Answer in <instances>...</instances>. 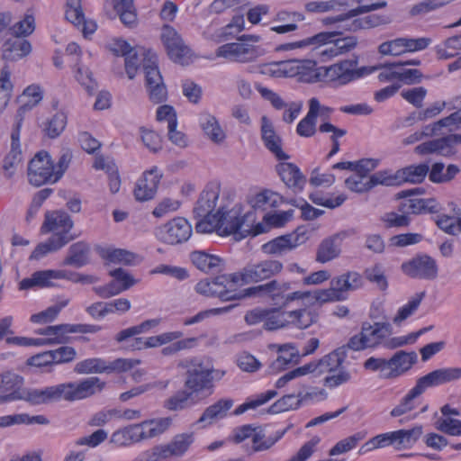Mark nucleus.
Here are the masks:
<instances>
[{
    "label": "nucleus",
    "instance_id": "obj_49",
    "mask_svg": "<svg viewBox=\"0 0 461 461\" xmlns=\"http://www.w3.org/2000/svg\"><path fill=\"white\" fill-rule=\"evenodd\" d=\"M348 6L347 0H318L305 4V10L310 13H325L340 11Z\"/></svg>",
    "mask_w": 461,
    "mask_h": 461
},
{
    "label": "nucleus",
    "instance_id": "obj_32",
    "mask_svg": "<svg viewBox=\"0 0 461 461\" xmlns=\"http://www.w3.org/2000/svg\"><path fill=\"white\" fill-rule=\"evenodd\" d=\"M302 304L304 307L287 311L288 327L292 326L298 330H305L318 321V314L316 312L307 307L312 306V304H305L303 302Z\"/></svg>",
    "mask_w": 461,
    "mask_h": 461
},
{
    "label": "nucleus",
    "instance_id": "obj_57",
    "mask_svg": "<svg viewBox=\"0 0 461 461\" xmlns=\"http://www.w3.org/2000/svg\"><path fill=\"white\" fill-rule=\"evenodd\" d=\"M364 274L366 278L375 284L379 290L385 291L387 289L388 282L381 264H375L366 268Z\"/></svg>",
    "mask_w": 461,
    "mask_h": 461
},
{
    "label": "nucleus",
    "instance_id": "obj_35",
    "mask_svg": "<svg viewBox=\"0 0 461 461\" xmlns=\"http://www.w3.org/2000/svg\"><path fill=\"white\" fill-rule=\"evenodd\" d=\"M276 171L282 181L290 188L302 190L305 177L293 163L282 162L276 166Z\"/></svg>",
    "mask_w": 461,
    "mask_h": 461
},
{
    "label": "nucleus",
    "instance_id": "obj_19",
    "mask_svg": "<svg viewBox=\"0 0 461 461\" xmlns=\"http://www.w3.org/2000/svg\"><path fill=\"white\" fill-rule=\"evenodd\" d=\"M306 240L305 230L298 228L293 233L279 236L263 244L261 250L267 255L282 256L303 244Z\"/></svg>",
    "mask_w": 461,
    "mask_h": 461
},
{
    "label": "nucleus",
    "instance_id": "obj_62",
    "mask_svg": "<svg viewBox=\"0 0 461 461\" xmlns=\"http://www.w3.org/2000/svg\"><path fill=\"white\" fill-rule=\"evenodd\" d=\"M110 440L112 443L119 447H125L137 443L132 424L114 431L112 434Z\"/></svg>",
    "mask_w": 461,
    "mask_h": 461
},
{
    "label": "nucleus",
    "instance_id": "obj_15",
    "mask_svg": "<svg viewBox=\"0 0 461 461\" xmlns=\"http://www.w3.org/2000/svg\"><path fill=\"white\" fill-rule=\"evenodd\" d=\"M347 349L346 346H342L323 356L319 360L305 364L303 366L305 375H312L320 377L337 372L347 357Z\"/></svg>",
    "mask_w": 461,
    "mask_h": 461
},
{
    "label": "nucleus",
    "instance_id": "obj_39",
    "mask_svg": "<svg viewBox=\"0 0 461 461\" xmlns=\"http://www.w3.org/2000/svg\"><path fill=\"white\" fill-rule=\"evenodd\" d=\"M232 405L233 402L230 399H221L216 402L204 410L197 423H203V427L211 425L213 421L225 417Z\"/></svg>",
    "mask_w": 461,
    "mask_h": 461
},
{
    "label": "nucleus",
    "instance_id": "obj_26",
    "mask_svg": "<svg viewBox=\"0 0 461 461\" xmlns=\"http://www.w3.org/2000/svg\"><path fill=\"white\" fill-rule=\"evenodd\" d=\"M303 20L304 17L300 13L282 10L272 19L269 30L277 34H290L298 30V23Z\"/></svg>",
    "mask_w": 461,
    "mask_h": 461
},
{
    "label": "nucleus",
    "instance_id": "obj_41",
    "mask_svg": "<svg viewBox=\"0 0 461 461\" xmlns=\"http://www.w3.org/2000/svg\"><path fill=\"white\" fill-rule=\"evenodd\" d=\"M89 253L90 248L86 243L82 241L74 243L69 247L63 265L82 267L89 262Z\"/></svg>",
    "mask_w": 461,
    "mask_h": 461
},
{
    "label": "nucleus",
    "instance_id": "obj_40",
    "mask_svg": "<svg viewBox=\"0 0 461 461\" xmlns=\"http://www.w3.org/2000/svg\"><path fill=\"white\" fill-rule=\"evenodd\" d=\"M68 122V116L63 111H58L47 118L41 124V131L45 137L56 139L64 131Z\"/></svg>",
    "mask_w": 461,
    "mask_h": 461
},
{
    "label": "nucleus",
    "instance_id": "obj_55",
    "mask_svg": "<svg viewBox=\"0 0 461 461\" xmlns=\"http://www.w3.org/2000/svg\"><path fill=\"white\" fill-rule=\"evenodd\" d=\"M102 257L112 263L131 265L136 256L128 250L122 249H107L103 251Z\"/></svg>",
    "mask_w": 461,
    "mask_h": 461
},
{
    "label": "nucleus",
    "instance_id": "obj_61",
    "mask_svg": "<svg viewBox=\"0 0 461 461\" xmlns=\"http://www.w3.org/2000/svg\"><path fill=\"white\" fill-rule=\"evenodd\" d=\"M402 205L407 212L411 213L433 212L436 209V202L433 199L411 198Z\"/></svg>",
    "mask_w": 461,
    "mask_h": 461
},
{
    "label": "nucleus",
    "instance_id": "obj_23",
    "mask_svg": "<svg viewBox=\"0 0 461 461\" xmlns=\"http://www.w3.org/2000/svg\"><path fill=\"white\" fill-rule=\"evenodd\" d=\"M172 424L169 417L144 420L132 424L137 443L164 433Z\"/></svg>",
    "mask_w": 461,
    "mask_h": 461
},
{
    "label": "nucleus",
    "instance_id": "obj_11",
    "mask_svg": "<svg viewBox=\"0 0 461 461\" xmlns=\"http://www.w3.org/2000/svg\"><path fill=\"white\" fill-rule=\"evenodd\" d=\"M341 34L340 31L320 32L312 37L301 41L280 44L276 48V51H292L306 48L310 45L320 44L316 54L322 61L339 56L333 38Z\"/></svg>",
    "mask_w": 461,
    "mask_h": 461
},
{
    "label": "nucleus",
    "instance_id": "obj_22",
    "mask_svg": "<svg viewBox=\"0 0 461 461\" xmlns=\"http://www.w3.org/2000/svg\"><path fill=\"white\" fill-rule=\"evenodd\" d=\"M220 195V186L212 185L207 186L200 194L195 206L194 213L196 218L201 220H209L214 217L213 211L217 205V201Z\"/></svg>",
    "mask_w": 461,
    "mask_h": 461
},
{
    "label": "nucleus",
    "instance_id": "obj_64",
    "mask_svg": "<svg viewBox=\"0 0 461 461\" xmlns=\"http://www.w3.org/2000/svg\"><path fill=\"white\" fill-rule=\"evenodd\" d=\"M448 107L455 109L456 112L442 119L441 123L453 124L454 130L461 128V95L453 97L447 102Z\"/></svg>",
    "mask_w": 461,
    "mask_h": 461
},
{
    "label": "nucleus",
    "instance_id": "obj_43",
    "mask_svg": "<svg viewBox=\"0 0 461 461\" xmlns=\"http://www.w3.org/2000/svg\"><path fill=\"white\" fill-rule=\"evenodd\" d=\"M427 164L411 165L396 171V177L400 182H409L412 184L421 183L429 173Z\"/></svg>",
    "mask_w": 461,
    "mask_h": 461
},
{
    "label": "nucleus",
    "instance_id": "obj_21",
    "mask_svg": "<svg viewBox=\"0 0 461 461\" xmlns=\"http://www.w3.org/2000/svg\"><path fill=\"white\" fill-rule=\"evenodd\" d=\"M132 367L131 360L118 358L109 364L101 358H87L78 362L74 371L77 374L104 373L126 371Z\"/></svg>",
    "mask_w": 461,
    "mask_h": 461
},
{
    "label": "nucleus",
    "instance_id": "obj_63",
    "mask_svg": "<svg viewBox=\"0 0 461 461\" xmlns=\"http://www.w3.org/2000/svg\"><path fill=\"white\" fill-rule=\"evenodd\" d=\"M75 77L88 93L91 94L96 88V83L92 77V72L87 67L79 62L76 64Z\"/></svg>",
    "mask_w": 461,
    "mask_h": 461
},
{
    "label": "nucleus",
    "instance_id": "obj_28",
    "mask_svg": "<svg viewBox=\"0 0 461 461\" xmlns=\"http://www.w3.org/2000/svg\"><path fill=\"white\" fill-rule=\"evenodd\" d=\"M261 136L267 149L279 160H286L289 156L282 149V140L275 131L272 122L267 118L261 119Z\"/></svg>",
    "mask_w": 461,
    "mask_h": 461
},
{
    "label": "nucleus",
    "instance_id": "obj_8",
    "mask_svg": "<svg viewBox=\"0 0 461 461\" xmlns=\"http://www.w3.org/2000/svg\"><path fill=\"white\" fill-rule=\"evenodd\" d=\"M387 3L385 1H379L377 3L372 5H360L357 8L349 10L348 13L344 14H339L335 17H327L323 19V23L326 25L330 24H340L342 23H346L344 25H338L336 28L339 30L340 28H344L348 31L356 32L358 30L369 29L372 27H375L379 25L380 20L379 17L375 15H370L364 18H357L350 21L353 17L357 15L366 14L372 11H375L381 8L385 7Z\"/></svg>",
    "mask_w": 461,
    "mask_h": 461
},
{
    "label": "nucleus",
    "instance_id": "obj_33",
    "mask_svg": "<svg viewBox=\"0 0 461 461\" xmlns=\"http://www.w3.org/2000/svg\"><path fill=\"white\" fill-rule=\"evenodd\" d=\"M62 273L57 270L48 269L34 272L31 277L23 279L20 284V289L28 290L33 287H50L54 285L53 281L59 280Z\"/></svg>",
    "mask_w": 461,
    "mask_h": 461
},
{
    "label": "nucleus",
    "instance_id": "obj_4",
    "mask_svg": "<svg viewBox=\"0 0 461 461\" xmlns=\"http://www.w3.org/2000/svg\"><path fill=\"white\" fill-rule=\"evenodd\" d=\"M102 330L101 326L93 324H70L62 323L48 326L36 331L37 334L45 336L44 339H32L26 337H10L6 339L8 344H14L21 347L44 346V345H65L70 342L72 333H96Z\"/></svg>",
    "mask_w": 461,
    "mask_h": 461
},
{
    "label": "nucleus",
    "instance_id": "obj_60",
    "mask_svg": "<svg viewBox=\"0 0 461 461\" xmlns=\"http://www.w3.org/2000/svg\"><path fill=\"white\" fill-rule=\"evenodd\" d=\"M264 327L267 330H275L288 327L287 312L267 310Z\"/></svg>",
    "mask_w": 461,
    "mask_h": 461
},
{
    "label": "nucleus",
    "instance_id": "obj_48",
    "mask_svg": "<svg viewBox=\"0 0 461 461\" xmlns=\"http://www.w3.org/2000/svg\"><path fill=\"white\" fill-rule=\"evenodd\" d=\"M49 422V420L43 415L30 416L29 414L22 413L0 417V427L2 428L9 427L14 424L36 423L41 425H46Z\"/></svg>",
    "mask_w": 461,
    "mask_h": 461
},
{
    "label": "nucleus",
    "instance_id": "obj_37",
    "mask_svg": "<svg viewBox=\"0 0 461 461\" xmlns=\"http://www.w3.org/2000/svg\"><path fill=\"white\" fill-rule=\"evenodd\" d=\"M31 50L28 41L12 36L3 45V56L5 59L15 60L28 55Z\"/></svg>",
    "mask_w": 461,
    "mask_h": 461
},
{
    "label": "nucleus",
    "instance_id": "obj_18",
    "mask_svg": "<svg viewBox=\"0 0 461 461\" xmlns=\"http://www.w3.org/2000/svg\"><path fill=\"white\" fill-rule=\"evenodd\" d=\"M192 234L191 224L182 217H176L158 228L157 237L163 242L175 245L186 241Z\"/></svg>",
    "mask_w": 461,
    "mask_h": 461
},
{
    "label": "nucleus",
    "instance_id": "obj_52",
    "mask_svg": "<svg viewBox=\"0 0 461 461\" xmlns=\"http://www.w3.org/2000/svg\"><path fill=\"white\" fill-rule=\"evenodd\" d=\"M194 393H192L189 390H182L177 392L176 394L168 398L164 406L169 411H181L185 408L191 405V402L194 397Z\"/></svg>",
    "mask_w": 461,
    "mask_h": 461
},
{
    "label": "nucleus",
    "instance_id": "obj_20",
    "mask_svg": "<svg viewBox=\"0 0 461 461\" xmlns=\"http://www.w3.org/2000/svg\"><path fill=\"white\" fill-rule=\"evenodd\" d=\"M215 54L232 62L247 63L258 57V50L252 44L238 41L220 46Z\"/></svg>",
    "mask_w": 461,
    "mask_h": 461
},
{
    "label": "nucleus",
    "instance_id": "obj_16",
    "mask_svg": "<svg viewBox=\"0 0 461 461\" xmlns=\"http://www.w3.org/2000/svg\"><path fill=\"white\" fill-rule=\"evenodd\" d=\"M402 273L411 278L433 280L438 276L436 261L427 255H418L401 266Z\"/></svg>",
    "mask_w": 461,
    "mask_h": 461
},
{
    "label": "nucleus",
    "instance_id": "obj_46",
    "mask_svg": "<svg viewBox=\"0 0 461 461\" xmlns=\"http://www.w3.org/2000/svg\"><path fill=\"white\" fill-rule=\"evenodd\" d=\"M422 426H415L411 429H399L393 431L394 447L397 449L411 447L422 435Z\"/></svg>",
    "mask_w": 461,
    "mask_h": 461
},
{
    "label": "nucleus",
    "instance_id": "obj_47",
    "mask_svg": "<svg viewBox=\"0 0 461 461\" xmlns=\"http://www.w3.org/2000/svg\"><path fill=\"white\" fill-rule=\"evenodd\" d=\"M62 239L49 238L43 242L39 243L29 257L30 260L39 261L48 256L49 254L55 253L61 249L65 245Z\"/></svg>",
    "mask_w": 461,
    "mask_h": 461
},
{
    "label": "nucleus",
    "instance_id": "obj_58",
    "mask_svg": "<svg viewBox=\"0 0 461 461\" xmlns=\"http://www.w3.org/2000/svg\"><path fill=\"white\" fill-rule=\"evenodd\" d=\"M366 432H357L352 436H349L340 441H339L329 452L330 456H336L343 453H347L353 449L359 441L366 438Z\"/></svg>",
    "mask_w": 461,
    "mask_h": 461
},
{
    "label": "nucleus",
    "instance_id": "obj_53",
    "mask_svg": "<svg viewBox=\"0 0 461 461\" xmlns=\"http://www.w3.org/2000/svg\"><path fill=\"white\" fill-rule=\"evenodd\" d=\"M424 296L425 292L418 293L412 296L407 304L398 310L397 314L393 319V321L395 324H400L402 321L411 316L419 308Z\"/></svg>",
    "mask_w": 461,
    "mask_h": 461
},
{
    "label": "nucleus",
    "instance_id": "obj_34",
    "mask_svg": "<svg viewBox=\"0 0 461 461\" xmlns=\"http://www.w3.org/2000/svg\"><path fill=\"white\" fill-rule=\"evenodd\" d=\"M353 67H356L355 61L343 60L327 67L325 76L330 81L345 85L353 81Z\"/></svg>",
    "mask_w": 461,
    "mask_h": 461
},
{
    "label": "nucleus",
    "instance_id": "obj_5",
    "mask_svg": "<svg viewBox=\"0 0 461 461\" xmlns=\"http://www.w3.org/2000/svg\"><path fill=\"white\" fill-rule=\"evenodd\" d=\"M291 283L272 279L263 285L247 288L245 295L269 300L274 304H281L284 307L291 303L298 301L310 304V291H291Z\"/></svg>",
    "mask_w": 461,
    "mask_h": 461
},
{
    "label": "nucleus",
    "instance_id": "obj_50",
    "mask_svg": "<svg viewBox=\"0 0 461 461\" xmlns=\"http://www.w3.org/2000/svg\"><path fill=\"white\" fill-rule=\"evenodd\" d=\"M232 274L221 276L213 278L211 281L212 285V297H219L222 300H230L233 299L234 296L230 295V291L229 290L228 285L230 284H234L232 280Z\"/></svg>",
    "mask_w": 461,
    "mask_h": 461
},
{
    "label": "nucleus",
    "instance_id": "obj_7",
    "mask_svg": "<svg viewBox=\"0 0 461 461\" xmlns=\"http://www.w3.org/2000/svg\"><path fill=\"white\" fill-rule=\"evenodd\" d=\"M225 372L216 370L209 360L194 359L186 370L185 387L194 395L208 396L212 393L213 380H220Z\"/></svg>",
    "mask_w": 461,
    "mask_h": 461
},
{
    "label": "nucleus",
    "instance_id": "obj_12",
    "mask_svg": "<svg viewBox=\"0 0 461 461\" xmlns=\"http://www.w3.org/2000/svg\"><path fill=\"white\" fill-rule=\"evenodd\" d=\"M27 175L29 182L35 186L56 183L60 178V172H55V166L46 151H40L33 157Z\"/></svg>",
    "mask_w": 461,
    "mask_h": 461
},
{
    "label": "nucleus",
    "instance_id": "obj_17",
    "mask_svg": "<svg viewBox=\"0 0 461 461\" xmlns=\"http://www.w3.org/2000/svg\"><path fill=\"white\" fill-rule=\"evenodd\" d=\"M161 40L167 50L169 58L181 65L188 64L191 58V50L184 43L177 32L171 26H164Z\"/></svg>",
    "mask_w": 461,
    "mask_h": 461
},
{
    "label": "nucleus",
    "instance_id": "obj_6",
    "mask_svg": "<svg viewBox=\"0 0 461 461\" xmlns=\"http://www.w3.org/2000/svg\"><path fill=\"white\" fill-rule=\"evenodd\" d=\"M363 284V278L359 273L346 272L333 277L330 280V288L310 291V304L343 301L348 298L349 292L361 288Z\"/></svg>",
    "mask_w": 461,
    "mask_h": 461
},
{
    "label": "nucleus",
    "instance_id": "obj_13",
    "mask_svg": "<svg viewBox=\"0 0 461 461\" xmlns=\"http://www.w3.org/2000/svg\"><path fill=\"white\" fill-rule=\"evenodd\" d=\"M146 55L143 71L149 99L154 104H160L166 101L167 91L158 68L157 55L155 53Z\"/></svg>",
    "mask_w": 461,
    "mask_h": 461
},
{
    "label": "nucleus",
    "instance_id": "obj_2",
    "mask_svg": "<svg viewBox=\"0 0 461 461\" xmlns=\"http://www.w3.org/2000/svg\"><path fill=\"white\" fill-rule=\"evenodd\" d=\"M256 212L249 211L243 213L240 204H235L230 209L220 206L212 221L200 220L195 224V230L200 233L216 231L221 236L232 234L236 240H240L248 235L256 236L266 231L263 224L256 223Z\"/></svg>",
    "mask_w": 461,
    "mask_h": 461
},
{
    "label": "nucleus",
    "instance_id": "obj_27",
    "mask_svg": "<svg viewBox=\"0 0 461 461\" xmlns=\"http://www.w3.org/2000/svg\"><path fill=\"white\" fill-rule=\"evenodd\" d=\"M416 362L417 354L414 351H397L388 359L389 371L384 374V377L387 379L397 378L409 371Z\"/></svg>",
    "mask_w": 461,
    "mask_h": 461
},
{
    "label": "nucleus",
    "instance_id": "obj_59",
    "mask_svg": "<svg viewBox=\"0 0 461 461\" xmlns=\"http://www.w3.org/2000/svg\"><path fill=\"white\" fill-rule=\"evenodd\" d=\"M351 380V374L342 366L337 372H332L329 375L323 377V386L329 389H335L340 385L348 384Z\"/></svg>",
    "mask_w": 461,
    "mask_h": 461
},
{
    "label": "nucleus",
    "instance_id": "obj_38",
    "mask_svg": "<svg viewBox=\"0 0 461 461\" xmlns=\"http://www.w3.org/2000/svg\"><path fill=\"white\" fill-rule=\"evenodd\" d=\"M199 123L204 134L214 143H221L226 135L218 120L209 113H202L199 115Z\"/></svg>",
    "mask_w": 461,
    "mask_h": 461
},
{
    "label": "nucleus",
    "instance_id": "obj_24",
    "mask_svg": "<svg viewBox=\"0 0 461 461\" xmlns=\"http://www.w3.org/2000/svg\"><path fill=\"white\" fill-rule=\"evenodd\" d=\"M22 120L16 122L11 134V149L3 161V169L7 176H12L23 161V154L20 146V131Z\"/></svg>",
    "mask_w": 461,
    "mask_h": 461
},
{
    "label": "nucleus",
    "instance_id": "obj_42",
    "mask_svg": "<svg viewBox=\"0 0 461 461\" xmlns=\"http://www.w3.org/2000/svg\"><path fill=\"white\" fill-rule=\"evenodd\" d=\"M190 259L195 267L205 273L220 271L222 262L219 257L202 250L193 251Z\"/></svg>",
    "mask_w": 461,
    "mask_h": 461
},
{
    "label": "nucleus",
    "instance_id": "obj_31",
    "mask_svg": "<svg viewBox=\"0 0 461 461\" xmlns=\"http://www.w3.org/2000/svg\"><path fill=\"white\" fill-rule=\"evenodd\" d=\"M283 201V197L279 194L269 189L258 192L249 198V203L254 212L256 211L267 212L276 208Z\"/></svg>",
    "mask_w": 461,
    "mask_h": 461
},
{
    "label": "nucleus",
    "instance_id": "obj_9",
    "mask_svg": "<svg viewBox=\"0 0 461 461\" xmlns=\"http://www.w3.org/2000/svg\"><path fill=\"white\" fill-rule=\"evenodd\" d=\"M284 265L280 260L268 258L247 264L240 271L233 273L234 285H248L270 280L282 273Z\"/></svg>",
    "mask_w": 461,
    "mask_h": 461
},
{
    "label": "nucleus",
    "instance_id": "obj_29",
    "mask_svg": "<svg viewBox=\"0 0 461 461\" xmlns=\"http://www.w3.org/2000/svg\"><path fill=\"white\" fill-rule=\"evenodd\" d=\"M271 348L278 353L277 357L270 366L273 372H279L290 365L299 363L301 356L293 344L272 345Z\"/></svg>",
    "mask_w": 461,
    "mask_h": 461
},
{
    "label": "nucleus",
    "instance_id": "obj_25",
    "mask_svg": "<svg viewBox=\"0 0 461 461\" xmlns=\"http://www.w3.org/2000/svg\"><path fill=\"white\" fill-rule=\"evenodd\" d=\"M160 177L161 175L157 167L146 171L136 183L134 188L135 198L141 202L152 199L157 193Z\"/></svg>",
    "mask_w": 461,
    "mask_h": 461
},
{
    "label": "nucleus",
    "instance_id": "obj_54",
    "mask_svg": "<svg viewBox=\"0 0 461 461\" xmlns=\"http://www.w3.org/2000/svg\"><path fill=\"white\" fill-rule=\"evenodd\" d=\"M22 98L31 99L19 108L17 112V122L19 120L23 121V114L41 102L42 99V93L38 86H30L23 91Z\"/></svg>",
    "mask_w": 461,
    "mask_h": 461
},
{
    "label": "nucleus",
    "instance_id": "obj_36",
    "mask_svg": "<svg viewBox=\"0 0 461 461\" xmlns=\"http://www.w3.org/2000/svg\"><path fill=\"white\" fill-rule=\"evenodd\" d=\"M69 303L70 299L68 297L59 296L53 305L48 307L44 311L32 314L30 321L36 324H47L52 322L58 318L59 312L69 304Z\"/></svg>",
    "mask_w": 461,
    "mask_h": 461
},
{
    "label": "nucleus",
    "instance_id": "obj_45",
    "mask_svg": "<svg viewBox=\"0 0 461 461\" xmlns=\"http://www.w3.org/2000/svg\"><path fill=\"white\" fill-rule=\"evenodd\" d=\"M147 53H154L150 50H145L144 48L133 49L130 53L125 56V70L130 79H133L137 69L140 65L144 68V63Z\"/></svg>",
    "mask_w": 461,
    "mask_h": 461
},
{
    "label": "nucleus",
    "instance_id": "obj_10",
    "mask_svg": "<svg viewBox=\"0 0 461 461\" xmlns=\"http://www.w3.org/2000/svg\"><path fill=\"white\" fill-rule=\"evenodd\" d=\"M391 334L392 326L388 322H364L360 332L351 337L345 346L354 351L384 346V339Z\"/></svg>",
    "mask_w": 461,
    "mask_h": 461
},
{
    "label": "nucleus",
    "instance_id": "obj_30",
    "mask_svg": "<svg viewBox=\"0 0 461 461\" xmlns=\"http://www.w3.org/2000/svg\"><path fill=\"white\" fill-rule=\"evenodd\" d=\"M346 237V233H338L323 240L318 247L316 253V261L327 263L337 258L341 252V240Z\"/></svg>",
    "mask_w": 461,
    "mask_h": 461
},
{
    "label": "nucleus",
    "instance_id": "obj_3",
    "mask_svg": "<svg viewBox=\"0 0 461 461\" xmlns=\"http://www.w3.org/2000/svg\"><path fill=\"white\" fill-rule=\"evenodd\" d=\"M461 379V367H442L433 370L417 379L415 385L400 400L390 411L392 418L401 417L414 411L418 399L428 388Z\"/></svg>",
    "mask_w": 461,
    "mask_h": 461
},
{
    "label": "nucleus",
    "instance_id": "obj_1",
    "mask_svg": "<svg viewBox=\"0 0 461 461\" xmlns=\"http://www.w3.org/2000/svg\"><path fill=\"white\" fill-rule=\"evenodd\" d=\"M23 378L10 371L0 374V404L15 400H24L32 405L48 404L64 399L68 402L79 401L99 393L104 383L98 377H87L78 382L60 384L42 389H17Z\"/></svg>",
    "mask_w": 461,
    "mask_h": 461
},
{
    "label": "nucleus",
    "instance_id": "obj_56",
    "mask_svg": "<svg viewBox=\"0 0 461 461\" xmlns=\"http://www.w3.org/2000/svg\"><path fill=\"white\" fill-rule=\"evenodd\" d=\"M394 446L393 431L379 434L366 441L360 448V453H366L375 448H382L387 446Z\"/></svg>",
    "mask_w": 461,
    "mask_h": 461
},
{
    "label": "nucleus",
    "instance_id": "obj_14",
    "mask_svg": "<svg viewBox=\"0 0 461 461\" xmlns=\"http://www.w3.org/2000/svg\"><path fill=\"white\" fill-rule=\"evenodd\" d=\"M73 228V221L63 211H48L45 212L44 221L41 227V234L52 233L50 238H59L64 245L73 240L75 237L70 234Z\"/></svg>",
    "mask_w": 461,
    "mask_h": 461
},
{
    "label": "nucleus",
    "instance_id": "obj_44",
    "mask_svg": "<svg viewBox=\"0 0 461 461\" xmlns=\"http://www.w3.org/2000/svg\"><path fill=\"white\" fill-rule=\"evenodd\" d=\"M113 8L125 26L132 28L137 24L133 0H113Z\"/></svg>",
    "mask_w": 461,
    "mask_h": 461
},
{
    "label": "nucleus",
    "instance_id": "obj_51",
    "mask_svg": "<svg viewBox=\"0 0 461 461\" xmlns=\"http://www.w3.org/2000/svg\"><path fill=\"white\" fill-rule=\"evenodd\" d=\"M285 433V430L277 431L275 436L266 438L261 431H256L252 438V449L254 452L266 451L271 448Z\"/></svg>",
    "mask_w": 461,
    "mask_h": 461
}]
</instances>
